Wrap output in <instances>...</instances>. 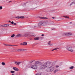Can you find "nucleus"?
I'll return each mask as SVG.
<instances>
[{
    "mask_svg": "<svg viewBox=\"0 0 75 75\" xmlns=\"http://www.w3.org/2000/svg\"><path fill=\"white\" fill-rule=\"evenodd\" d=\"M31 39H30V40H31Z\"/></svg>",
    "mask_w": 75,
    "mask_h": 75,
    "instance_id": "53",
    "label": "nucleus"
},
{
    "mask_svg": "<svg viewBox=\"0 0 75 75\" xmlns=\"http://www.w3.org/2000/svg\"><path fill=\"white\" fill-rule=\"evenodd\" d=\"M16 37H21V34H18L16 35Z\"/></svg>",
    "mask_w": 75,
    "mask_h": 75,
    "instance_id": "18",
    "label": "nucleus"
},
{
    "mask_svg": "<svg viewBox=\"0 0 75 75\" xmlns=\"http://www.w3.org/2000/svg\"><path fill=\"white\" fill-rule=\"evenodd\" d=\"M8 46H14L13 45H8Z\"/></svg>",
    "mask_w": 75,
    "mask_h": 75,
    "instance_id": "35",
    "label": "nucleus"
},
{
    "mask_svg": "<svg viewBox=\"0 0 75 75\" xmlns=\"http://www.w3.org/2000/svg\"><path fill=\"white\" fill-rule=\"evenodd\" d=\"M74 72H75V71H74Z\"/></svg>",
    "mask_w": 75,
    "mask_h": 75,
    "instance_id": "54",
    "label": "nucleus"
},
{
    "mask_svg": "<svg viewBox=\"0 0 75 75\" xmlns=\"http://www.w3.org/2000/svg\"><path fill=\"white\" fill-rule=\"evenodd\" d=\"M40 39V38L38 37L35 38L34 39V40H38Z\"/></svg>",
    "mask_w": 75,
    "mask_h": 75,
    "instance_id": "14",
    "label": "nucleus"
},
{
    "mask_svg": "<svg viewBox=\"0 0 75 75\" xmlns=\"http://www.w3.org/2000/svg\"><path fill=\"white\" fill-rule=\"evenodd\" d=\"M51 41H49V42H48V45H50V46H52V44H51Z\"/></svg>",
    "mask_w": 75,
    "mask_h": 75,
    "instance_id": "15",
    "label": "nucleus"
},
{
    "mask_svg": "<svg viewBox=\"0 0 75 75\" xmlns=\"http://www.w3.org/2000/svg\"><path fill=\"white\" fill-rule=\"evenodd\" d=\"M20 45H27V43L26 42H23V43H21Z\"/></svg>",
    "mask_w": 75,
    "mask_h": 75,
    "instance_id": "7",
    "label": "nucleus"
},
{
    "mask_svg": "<svg viewBox=\"0 0 75 75\" xmlns=\"http://www.w3.org/2000/svg\"><path fill=\"white\" fill-rule=\"evenodd\" d=\"M57 49H57V48H55V49H53V50H54H54H57Z\"/></svg>",
    "mask_w": 75,
    "mask_h": 75,
    "instance_id": "33",
    "label": "nucleus"
},
{
    "mask_svg": "<svg viewBox=\"0 0 75 75\" xmlns=\"http://www.w3.org/2000/svg\"><path fill=\"white\" fill-rule=\"evenodd\" d=\"M33 62H34L35 61V60H33Z\"/></svg>",
    "mask_w": 75,
    "mask_h": 75,
    "instance_id": "46",
    "label": "nucleus"
},
{
    "mask_svg": "<svg viewBox=\"0 0 75 75\" xmlns=\"http://www.w3.org/2000/svg\"><path fill=\"white\" fill-rule=\"evenodd\" d=\"M33 61H30L29 62V63H30V64H31V63H33Z\"/></svg>",
    "mask_w": 75,
    "mask_h": 75,
    "instance_id": "29",
    "label": "nucleus"
},
{
    "mask_svg": "<svg viewBox=\"0 0 75 75\" xmlns=\"http://www.w3.org/2000/svg\"><path fill=\"white\" fill-rule=\"evenodd\" d=\"M48 24V21H41L38 24V27H40L41 26H45Z\"/></svg>",
    "mask_w": 75,
    "mask_h": 75,
    "instance_id": "2",
    "label": "nucleus"
},
{
    "mask_svg": "<svg viewBox=\"0 0 75 75\" xmlns=\"http://www.w3.org/2000/svg\"><path fill=\"white\" fill-rule=\"evenodd\" d=\"M7 27H9V24H6Z\"/></svg>",
    "mask_w": 75,
    "mask_h": 75,
    "instance_id": "36",
    "label": "nucleus"
},
{
    "mask_svg": "<svg viewBox=\"0 0 75 75\" xmlns=\"http://www.w3.org/2000/svg\"><path fill=\"white\" fill-rule=\"evenodd\" d=\"M39 18L40 19H48V18L46 17H39Z\"/></svg>",
    "mask_w": 75,
    "mask_h": 75,
    "instance_id": "9",
    "label": "nucleus"
},
{
    "mask_svg": "<svg viewBox=\"0 0 75 75\" xmlns=\"http://www.w3.org/2000/svg\"><path fill=\"white\" fill-rule=\"evenodd\" d=\"M74 66H71V67H70L69 68L70 69H74Z\"/></svg>",
    "mask_w": 75,
    "mask_h": 75,
    "instance_id": "17",
    "label": "nucleus"
},
{
    "mask_svg": "<svg viewBox=\"0 0 75 75\" xmlns=\"http://www.w3.org/2000/svg\"><path fill=\"white\" fill-rule=\"evenodd\" d=\"M12 75H15L14 74H12Z\"/></svg>",
    "mask_w": 75,
    "mask_h": 75,
    "instance_id": "51",
    "label": "nucleus"
},
{
    "mask_svg": "<svg viewBox=\"0 0 75 75\" xmlns=\"http://www.w3.org/2000/svg\"><path fill=\"white\" fill-rule=\"evenodd\" d=\"M20 49H18V50H17V51H20Z\"/></svg>",
    "mask_w": 75,
    "mask_h": 75,
    "instance_id": "37",
    "label": "nucleus"
},
{
    "mask_svg": "<svg viewBox=\"0 0 75 75\" xmlns=\"http://www.w3.org/2000/svg\"><path fill=\"white\" fill-rule=\"evenodd\" d=\"M60 65H62V64H61V63H60Z\"/></svg>",
    "mask_w": 75,
    "mask_h": 75,
    "instance_id": "47",
    "label": "nucleus"
},
{
    "mask_svg": "<svg viewBox=\"0 0 75 75\" xmlns=\"http://www.w3.org/2000/svg\"><path fill=\"white\" fill-rule=\"evenodd\" d=\"M13 50H14V51H13V52H16V49H13Z\"/></svg>",
    "mask_w": 75,
    "mask_h": 75,
    "instance_id": "32",
    "label": "nucleus"
},
{
    "mask_svg": "<svg viewBox=\"0 0 75 75\" xmlns=\"http://www.w3.org/2000/svg\"><path fill=\"white\" fill-rule=\"evenodd\" d=\"M4 45H5V46H8V45H7L6 44H4Z\"/></svg>",
    "mask_w": 75,
    "mask_h": 75,
    "instance_id": "27",
    "label": "nucleus"
},
{
    "mask_svg": "<svg viewBox=\"0 0 75 75\" xmlns=\"http://www.w3.org/2000/svg\"><path fill=\"white\" fill-rule=\"evenodd\" d=\"M2 9H3V7H2V6H0V10Z\"/></svg>",
    "mask_w": 75,
    "mask_h": 75,
    "instance_id": "26",
    "label": "nucleus"
},
{
    "mask_svg": "<svg viewBox=\"0 0 75 75\" xmlns=\"http://www.w3.org/2000/svg\"><path fill=\"white\" fill-rule=\"evenodd\" d=\"M70 24H72V22H70Z\"/></svg>",
    "mask_w": 75,
    "mask_h": 75,
    "instance_id": "48",
    "label": "nucleus"
},
{
    "mask_svg": "<svg viewBox=\"0 0 75 75\" xmlns=\"http://www.w3.org/2000/svg\"><path fill=\"white\" fill-rule=\"evenodd\" d=\"M0 27H3V25H0Z\"/></svg>",
    "mask_w": 75,
    "mask_h": 75,
    "instance_id": "38",
    "label": "nucleus"
},
{
    "mask_svg": "<svg viewBox=\"0 0 75 75\" xmlns=\"http://www.w3.org/2000/svg\"><path fill=\"white\" fill-rule=\"evenodd\" d=\"M2 64L3 65H5V63L4 62H2Z\"/></svg>",
    "mask_w": 75,
    "mask_h": 75,
    "instance_id": "24",
    "label": "nucleus"
},
{
    "mask_svg": "<svg viewBox=\"0 0 75 75\" xmlns=\"http://www.w3.org/2000/svg\"><path fill=\"white\" fill-rule=\"evenodd\" d=\"M35 27H36V26H34Z\"/></svg>",
    "mask_w": 75,
    "mask_h": 75,
    "instance_id": "52",
    "label": "nucleus"
},
{
    "mask_svg": "<svg viewBox=\"0 0 75 75\" xmlns=\"http://www.w3.org/2000/svg\"><path fill=\"white\" fill-rule=\"evenodd\" d=\"M21 63V62H15V64L16 65H19Z\"/></svg>",
    "mask_w": 75,
    "mask_h": 75,
    "instance_id": "10",
    "label": "nucleus"
},
{
    "mask_svg": "<svg viewBox=\"0 0 75 75\" xmlns=\"http://www.w3.org/2000/svg\"><path fill=\"white\" fill-rule=\"evenodd\" d=\"M13 69H14V71H18L19 70L18 68L15 67H13Z\"/></svg>",
    "mask_w": 75,
    "mask_h": 75,
    "instance_id": "8",
    "label": "nucleus"
},
{
    "mask_svg": "<svg viewBox=\"0 0 75 75\" xmlns=\"http://www.w3.org/2000/svg\"><path fill=\"white\" fill-rule=\"evenodd\" d=\"M73 1H74L75 2V0H73Z\"/></svg>",
    "mask_w": 75,
    "mask_h": 75,
    "instance_id": "50",
    "label": "nucleus"
},
{
    "mask_svg": "<svg viewBox=\"0 0 75 75\" xmlns=\"http://www.w3.org/2000/svg\"><path fill=\"white\" fill-rule=\"evenodd\" d=\"M52 51H54V49H53V50H52Z\"/></svg>",
    "mask_w": 75,
    "mask_h": 75,
    "instance_id": "49",
    "label": "nucleus"
},
{
    "mask_svg": "<svg viewBox=\"0 0 75 75\" xmlns=\"http://www.w3.org/2000/svg\"><path fill=\"white\" fill-rule=\"evenodd\" d=\"M13 24H14V25H16V23H13Z\"/></svg>",
    "mask_w": 75,
    "mask_h": 75,
    "instance_id": "40",
    "label": "nucleus"
},
{
    "mask_svg": "<svg viewBox=\"0 0 75 75\" xmlns=\"http://www.w3.org/2000/svg\"><path fill=\"white\" fill-rule=\"evenodd\" d=\"M52 22H53V21H50V22H49L48 24L49 25H51V24H52Z\"/></svg>",
    "mask_w": 75,
    "mask_h": 75,
    "instance_id": "13",
    "label": "nucleus"
},
{
    "mask_svg": "<svg viewBox=\"0 0 75 75\" xmlns=\"http://www.w3.org/2000/svg\"><path fill=\"white\" fill-rule=\"evenodd\" d=\"M11 23L13 24H14V22L13 21H12V22H11Z\"/></svg>",
    "mask_w": 75,
    "mask_h": 75,
    "instance_id": "31",
    "label": "nucleus"
},
{
    "mask_svg": "<svg viewBox=\"0 0 75 75\" xmlns=\"http://www.w3.org/2000/svg\"><path fill=\"white\" fill-rule=\"evenodd\" d=\"M10 72L11 73V74H14V73L15 72V71H11Z\"/></svg>",
    "mask_w": 75,
    "mask_h": 75,
    "instance_id": "20",
    "label": "nucleus"
},
{
    "mask_svg": "<svg viewBox=\"0 0 75 75\" xmlns=\"http://www.w3.org/2000/svg\"><path fill=\"white\" fill-rule=\"evenodd\" d=\"M20 51H22V49H20Z\"/></svg>",
    "mask_w": 75,
    "mask_h": 75,
    "instance_id": "43",
    "label": "nucleus"
},
{
    "mask_svg": "<svg viewBox=\"0 0 75 75\" xmlns=\"http://www.w3.org/2000/svg\"><path fill=\"white\" fill-rule=\"evenodd\" d=\"M63 17H65V18H69V17H67V16H63Z\"/></svg>",
    "mask_w": 75,
    "mask_h": 75,
    "instance_id": "16",
    "label": "nucleus"
},
{
    "mask_svg": "<svg viewBox=\"0 0 75 75\" xmlns=\"http://www.w3.org/2000/svg\"><path fill=\"white\" fill-rule=\"evenodd\" d=\"M72 35L71 33H67V35Z\"/></svg>",
    "mask_w": 75,
    "mask_h": 75,
    "instance_id": "19",
    "label": "nucleus"
},
{
    "mask_svg": "<svg viewBox=\"0 0 75 75\" xmlns=\"http://www.w3.org/2000/svg\"><path fill=\"white\" fill-rule=\"evenodd\" d=\"M45 60H43L42 62H41L40 64V69H44L47 68L48 67H48L47 69V72H52L53 70H54V67L52 66V63L50 62H47L45 63Z\"/></svg>",
    "mask_w": 75,
    "mask_h": 75,
    "instance_id": "1",
    "label": "nucleus"
},
{
    "mask_svg": "<svg viewBox=\"0 0 75 75\" xmlns=\"http://www.w3.org/2000/svg\"><path fill=\"white\" fill-rule=\"evenodd\" d=\"M66 49L69 51L71 52H72L73 51H74V50L72 48V47L71 46H67L66 47Z\"/></svg>",
    "mask_w": 75,
    "mask_h": 75,
    "instance_id": "3",
    "label": "nucleus"
},
{
    "mask_svg": "<svg viewBox=\"0 0 75 75\" xmlns=\"http://www.w3.org/2000/svg\"><path fill=\"white\" fill-rule=\"evenodd\" d=\"M15 36V35H14V34H13V35H12L11 36V37L13 38Z\"/></svg>",
    "mask_w": 75,
    "mask_h": 75,
    "instance_id": "22",
    "label": "nucleus"
},
{
    "mask_svg": "<svg viewBox=\"0 0 75 75\" xmlns=\"http://www.w3.org/2000/svg\"><path fill=\"white\" fill-rule=\"evenodd\" d=\"M23 36H24V37H30L31 35H28V33H26L23 35Z\"/></svg>",
    "mask_w": 75,
    "mask_h": 75,
    "instance_id": "6",
    "label": "nucleus"
},
{
    "mask_svg": "<svg viewBox=\"0 0 75 75\" xmlns=\"http://www.w3.org/2000/svg\"><path fill=\"white\" fill-rule=\"evenodd\" d=\"M41 62H39V61H36L35 62V64L38 67V65L40 64H41Z\"/></svg>",
    "mask_w": 75,
    "mask_h": 75,
    "instance_id": "5",
    "label": "nucleus"
},
{
    "mask_svg": "<svg viewBox=\"0 0 75 75\" xmlns=\"http://www.w3.org/2000/svg\"><path fill=\"white\" fill-rule=\"evenodd\" d=\"M14 46H16V47H18V45H14Z\"/></svg>",
    "mask_w": 75,
    "mask_h": 75,
    "instance_id": "41",
    "label": "nucleus"
},
{
    "mask_svg": "<svg viewBox=\"0 0 75 75\" xmlns=\"http://www.w3.org/2000/svg\"><path fill=\"white\" fill-rule=\"evenodd\" d=\"M63 36H64V37L65 36H67V35H68L67 33H64L63 34H62Z\"/></svg>",
    "mask_w": 75,
    "mask_h": 75,
    "instance_id": "11",
    "label": "nucleus"
},
{
    "mask_svg": "<svg viewBox=\"0 0 75 75\" xmlns=\"http://www.w3.org/2000/svg\"><path fill=\"white\" fill-rule=\"evenodd\" d=\"M41 75V73H39L38 74H36V75Z\"/></svg>",
    "mask_w": 75,
    "mask_h": 75,
    "instance_id": "34",
    "label": "nucleus"
},
{
    "mask_svg": "<svg viewBox=\"0 0 75 75\" xmlns=\"http://www.w3.org/2000/svg\"><path fill=\"white\" fill-rule=\"evenodd\" d=\"M16 18H18V19L20 18V16H17V17H16Z\"/></svg>",
    "mask_w": 75,
    "mask_h": 75,
    "instance_id": "30",
    "label": "nucleus"
},
{
    "mask_svg": "<svg viewBox=\"0 0 75 75\" xmlns=\"http://www.w3.org/2000/svg\"><path fill=\"white\" fill-rule=\"evenodd\" d=\"M74 3V2H71L70 4V6H71V5H72V4H73Z\"/></svg>",
    "mask_w": 75,
    "mask_h": 75,
    "instance_id": "25",
    "label": "nucleus"
},
{
    "mask_svg": "<svg viewBox=\"0 0 75 75\" xmlns=\"http://www.w3.org/2000/svg\"><path fill=\"white\" fill-rule=\"evenodd\" d=\"M9 22H10V23H11V21H9Z\"/></svg>",
    "mask_w": 75,
    "mask_h": 75,
    "instance_id": "44",
    "label": "nucleus"
},
{
    "mask_svg": "<svg viewBox=\"0 0 75 75\" xmlns=\"http://www.w3.org/2000/svg\"><path fill=\"white\" fill-rule=\"evenodd\" d=\"M11 2V1H9V2H8V3H10V2Z\"/></svg>",
    "mask_w": 75,
    "mask_h": 75,
    "instance_id": "45",
    "label": "nucleus"
},
{
    "mask_svg": "<svg viewBox=\"0 0 75 75\" xmlns=\"http://www.w3.org/2000/svg\"><path fill=\"white\" fill-rule=\"evenodd\" d=\"M52 18H53L54 19V18H55V17H52Z\"/></svg>",
    "mask_w": 75,
    "mask_h": 75,
    "instance_id": "42",
    "label": "nucleus"
},
{
    "mask_svg": "<svg viewBox=\"0 0 75 75\" xmlns=\"http://www.w3.org/2000/svg\"><path fill=\"white\" fill-rule=\"evenodd\" d=\"M55 67H56V68H59V66H58V65H56L55 66Z\"/></svg>",
    "mask_w": 75,
    "mask_h": 75,
    "instance_id": "28",
    "label": "nucleus"
},
{
    "mask_svg": "<svg viewBox=\"0 0 75 75\" xmlns=\"http://www.w3.org/2000/svg\"><path fill=\"white\" fill-rule=\"evenodd\" d=\"M31 68L33 69H37L38 68V66H37L36 65L34 64L31 66Z\"/></svg>",
    "mask_w": 75,
    "mask_h": 75,
    "instance_id": "4",
    "label": "nucleus"
},
{
    "mask_svg": "<svg viewBox=\"0 0 75 75\" xmlns=\"http://www.w3.org/2000/svg\"><path fill=\"white\" fill-rule=\"evenodd\" d=\"M58 71H59V70L58 69H56L54 71V74H55L57 72H58Z\"/></svg>",
    "mask_w": 75,
    "mask_h": 75,
    "instance_id": "12",
    "label": "nucleus"
},
{
    "mask_svg": "<svg viewBox=\"0 0 75 75\" xmlns=\"http://www.w3.org/2000/svg\"><path fill=\"white\" fill-rule=\"evenodd\" d=\"M25 17L24 16H20V18H21L22 19L23 18H24Z\"/></svg>",
    "mask_w": 75,
    "mask_h": 75,
    "instance_id": "21",
    "label": "nucleus"
},
{
    "mask_svg": "<svg viewBox=\"0 0 75 75\" xmlns=\"http://www.w3.org/2000/svg\"><path fill=\"white\" fill-rule=\"evenodd\" d=\"M3 27H7V24H5L4 25H3Z\"/></svg>",
    "mask_w": 75,
    "mask_h": 75,
    "instance_id": "23",
    "label": "nucleus"
},
{
    "mask_svg": "<svg viewBox=\"0 0 75 75\" xmlns=\"http://www.w3.org/2000/svg\"><path fill=\"white\" fill-rule=\"evenodd\" d=\"M42 36H44V34H42Z\"/></svg>",
    "mask_w": 75,
    "mask_h": 75,
    "instance_id": "39",
    "label": "nucleus"
}]
</instances>
